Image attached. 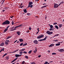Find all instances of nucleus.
Here are the masks:
<instances>
[{"mask_svg": "<svg viewBox=\"0 0 64 64\" xmlns=\"http://www.w3.org/2000/svg\"><path fill=\"white\" fill-rule=\"evenodd\" d=\"M12 25H13L14 24V22H13V20H12Z\"/></svg>", "mask_w": 64, "mask_h": 64, "instance_id": "obj_30", "label": "nucleus"}, {"mask_svg": "<svg viewBox=\"0 0 64 64\" xmlns=\"http://www.w3.org/2000/svg\"><path fill=\"white\" fill-rule=\"evenodd\" d=\"M8 30V29L7 28H6L5 30H4V32H7Z\"/></svg>", "mask_w": 64, "mask_h": 64, "instance_id": "obj_22", "label": "nucleus"}, {"mask_svg": "<svg viewBox=\"0 0 64 64\" xmlns=\"http://www.w3.org/2000/svg\"><path fill=\"white\" fill-rule=\"evenodd\" d=\"M18 58H16L14 60L15 61L16 60H17V59H18Z\"/></svg>", "mask_w": 64, "mask_h": 64, "instance_id": "obj_45", "label": "nucleus"}, {"mask_svg": "<svg viewBox=\"0 0 64 64\" xmlns=\"http://www.w3.org/2000/svg\"><path fill=\"white\" fill-rule=\"evenodd\" d=\"M44 39H40L38 40V41L39 42L40 41H44Z\"/></svg>", "mask_w": 64, "mask_h": 64, "instance_id": "obj_17", "label": "nucleus"}, {"mask_svg": "<svg viewBox=\"0 0 64 64\" xmlns=\"http://www.w3.org/2000/svg\"><path fill=\"white\" fill-rule=\"evenodd\" d=\"M6 42H8V43H9L10 42V41H9V40H6Z\"/></svg>", "mask_w": 64, "mask_h": 64, "instance_id": "obj_48", "label": "nucleus"}, {"mask_svg": "<svg viewBox=\"0 0 64 64\" xmlns=\"http://www.w3.org/2000/svg\"><path fill=\"white\" fill-rule=\"evenodd\" d=\"M16 57L17 58L18 57H19V54H16L15 55Z\"/></svg>", "mask_w": 64, "mask_h": 64, "instance_id": "obj_14", "label": "nucleus"}, {"mask_svg": "<svg viewBox=\"0 0 64 64\" xmlns=\"http://www.w3.org/2000/svg\"><path fill=\"white\" fill-rule=\"evenodd\" d=\"M48 38L47 36H45V38H44V40H46V38Z\"/></svg>", "mask_w": 64, "mask_h": 64, "instance_id": "obj_21", "label": "nucleus"}, {"mask_svg": "<svg viewBox=\"0 0 64 64\" xmlns=\"http://www.w3.org/2000/svg\"><path fill=\"white\" fill-rule=\"evenodd\" d=\"M46 3H44V4H43L42 5H46Z\"/></svg>", "mask_w": 64, "mask_h": 64, "instance_id": "obj_50", "label": "nucleus"}, {"mask_svg": "<svg viewBox=\"0 0 64 64\" xmlns=\"http://www.w3.org/2000/svg\"><path fill=\"white\" fill-rule=\"evenodd\" d=\"M29 3V4L28 5H31L32 4H33V2H28Z\"/></svg>", "mask_w": 64, "mask_h": 64, "instance_id": "obj_10", "label": "nucleus"}, {"mask_svg": "<svg viewBox=\"0 0 64 64\" xmlns=\"http://www.w3.org/2000/svg\"><path fill=\"white\" fill-rule=\"evenodd\" d=\"M23 7H24V6H21V8H22Z\"/></svg>", "mask_w": 64, "mask_h": 64, "instance_id": "obj_62", "label": "nucleus"}, {"mask_svg": "<svg viewBox=\"0 0 64 64\" xmlns=\"http://www.w3.org/2000/svg\"><path fill=\"white\" fill-rule=\"evenodd\" d=\"M48 63V62H45L44 63V64H47Z\"/></svg>", "mask_w": 64, "mask_h": 64, "instance_id": "obj_44", "label": "nucleus"}, {"mask_svg": "<svg viewBox=\"0 0 64 64\" xmlns=\"http://www.w3.org/2000/svg\"><path fill=\"white\" fill-rule=\"evenodd\" d=\"M37 48H36V51L35 50H34V53H36V52H37Z\"/></svg>", "mask_w": 64, "mask_h": 64, "instance_id": "obj_23", "label": "nucleus"}, {"mask_svg": "<svg viewBox=\"0 0 64 64\" xmlns=\"http://www.w3.org/2000/svg\"><path fill=\"white\" fill-rule=\"evenodd\" d=\"M29 31H27L26 32V33H29Z\"/></svg>", "mask_w": 64, "mask_h": 64, "instance_id": "obj_63", "label": "nucleus"}, {"mask_svg": "<svg viewBox=\"0 0 64 64\" xmlns=\"http://www.w3.org/2000/svg\"><path fill=\"white\" fill-rule=\"evenodd\" d=\"M11 30L12 31L14 30H15L14 29H13V30Z\"/></svg>", "mask_w": 64, "mask_h": 64, "instance_id": "obj_53", "label": "nucleus"}, {"mask_svg": "<svg viewBox=\"0 0 64 64\" xmlns=\"http://www.w3.org/2000/svg\"><path fill=\"white\" fill-rule=\"evenodd\" d=\"M32 29V28H31V27H30L29 28V30H31Z\"/></svg>", "mask_w": 64, "mask_h": 64, "instance_id": "obj_47", "label": "nucleus"}, {"mask_svg": "<svg viewBox=\"0 0 64 64\" xmlns=\"http://www.w3.org/2000/svg\"><path fill=\"white\" fill-rule=\"evenodd\" d=\"M6 59H8L9 58L8 56H6Z\"/></svg>", "mask_w": 64, "mask_h": 64, "instance_id": "obj_25", "label": "nucleus"}, {"mask_svg": "<svg viewBox=\"0 0 64 64\" xmlns=\"http://www.w3.org/2000/svg\"><path fill=\"white\" fill-rule=\"evenodd\" d=\"M46 33L48 34V35H51L52 34H53V32H50L49 31H47L46 32Z\"/></svg>", "mask_w": 64, "mask_h": 64, "instance_id": "obj_4", "label": "nucleus"}, {"mask_svg": "<svg viewBox=\"0 0 64 64\" xmlns=\"http://www.w3.org/2000/svg\"><path fill=\"white\" fill-rule=\"evenodd\" d=\"M30 5H29L28 6V8H29L30 7Z\"/></svg>", "mask_w": 64, "mask_h": 64, "instance_id": "obj_56", "label": "nucleus"}, {"mask_svg": "<svg viewBox=\"0 0 64 64\" xmlns=\"http://www.w3.org/2000/svg\"><path fill=\"white\" fill-rule=\"evenodd\" d=\"M4 50H3L2 48V50H1L0 51V52H2V51H4Z\"/></svg>", "mask_w": 64, "mask_h": 64, "instance_id": "obj_39", "label": "nucleus"}, {"mask_svg": "<svg viewBox=\"0 0 64 64\" xmlns=\"http://www.w3.org/2000/svg\"><path fill=\"white\" fill-rule=\"evenodd\" d=\"M54 44H50L49 46V47H52V46H54Z\"/></svg>", "mask_w": 64, "mask_h": 64, "instance_id": "obj_6", "label": "nucleus"}, {"mask_svg": "<svg viewBox=\"0 0 64 64\" xmlns=\"http://www.w3.org/2000/svg\"><path fill=\"white\" fill-rule=\"evenodd\" d=\"M27 14L28 16H29L30 15V13H28Z\"/></svg>", "mask_w": 64, "mask_h": 64, "instance_id": "obj_43", "label": "nucleus"}, {"mask_svg": "<svg viewBox=\"0 0 64 64\" xmlns=\"http://www.w3.org/2000/svg\"><path fill=\"white\" fill-rule=\"evenodd\" d=\"M59 35V34H56L55 36H54V37H55V36H58Z\"/></svg>", "mask_w": 64, "mask_h": 64, "instance_id": "obj_35", "label": "nucleus"}, {"mask_svg": "<svg viewBox=\"0 0 64 64\" xmlns=\"http://www.w3.org/2000/svg\"><path fill=\"white\" fill-rule=\"evenodd\" d=\"M41 56H40V55L39 56H38V57L39 58H40V57Z\"/></svg>", "mask_w": 64, "mask_h": 64, "instance_id": "obj_51", "label": "nucleus"}, {"mask_svg": "<svg viewBox=\"0 0 64 64\" xmlns=\"http://www.w3.org/2000/svg\"><path fill=\"white\" fill-rule=\"evenodd\" d=\"M17 41V40H16L14 42V43H16V42Z\"/></svg>", "mask_w": 64, "mask_h": 64, "instance_id": "obj_57", "label": "nucleus"}, {"mask_svg": "<svg viewBox=\"0 0 64 64\" xmlns=\"http://www.w3.org/2000/svg\"><path fill=\"white\" fill-rule=\"evenodd\" d=\"M15 61V60H13L12 61L11 63H13V62H14Z\"/></svg>", "mask_w": 64, "mask_h": 64, "instance_id": "obj_42", "label": "nucleus"}, {"mask_svg": "<svg viewBox=\"0 0 64 64\" xmlns=\"http://www.w3.org/2000/svg\"><path fill=\"white\" fill-rule=\"evenodd\" d=\"M54 42H58V40H54Z\"/></svg>", "mask_w": 64, "mask_h": 64, "instance_id": "obj_36", "label": "nucleus"}, {"mask_svg": "<svg viewBox=\"0 0 64 64\" xmlns=\"http://www.w3.org/2000/svg\"><path fill=\"white\" fill-rule=\"evenodd\" d=\"M39 1V0H35V2H38Z\"/></svg>", "mask_w": 64, "mask_h": 64, "instance_id": "obj_52", "label": "nucleus"}, {"mask_svg": "<svg viewBox=\"0 0 64 64\" xmlns=\"http://www.w3.org/2000/svg\"><path fill=\"white\" fill-rule=\"evenodd\" d=\"M23 11L24 12H25V13H27V11L26 10V9L24 10H23Z\"/></svg>", "mask_w": 64, "mask_h": 64, "instance_id": "obj_19", "label": "nucleus"}, {"mask_svg": "<svg viewBox=\"0 0 64 64\" xmlns=\"http://www.w3.org/2000/svg\"><path fill=\"white\" fill-rule=\"evenodd\" d=\"M26 50L25 48H23L22 49V50H20L19 51L20 52H24V50Z\"/></svg>", "mask_w": 64, "mask_h": 64, "instance_id": "obj_7", "label": "nucleus"}, {"mask_svg": "<svg viewBox=\"0 0 64 64\" xmlns=\"http://www.w3.org/2000/svg\"><path fill=\"white\" fill-rule=\"evenodd\" d=\"M23 42H22V43H21V44H20V46H22V45H23Z\"/></svg>", "mask_w": 64, "mask_h": 64, "instance_id": "obj_33", "label": "nucleus"}, {"mask_svg": "<svg viewBox=\"0 0 64 64\" xmlns=\"http://www.w3.org/2000/svg\"><path fill=\"white\" fill-rule=\"evenodd\" d=\"M10 38V36H8V37L7 38H6V40H8V39Z\"/></svg>", "mask_w": 64, "mask_h": 64, "instance_id": "obj_41", "label": "nucleus"}, {"mask_svg": "<svg viewBox=\"0 0 64 64\" xmlns=\"http://www.w3.org/2000/svg\"><path fill=\"white\" fill-rule=\"evenodd\" d=\"M16 30V28L15 27L14 28V30Z\"/></svg>", "mask_w": 64, "mask_h": 64, "instance_id": "obj_61", "label": "nucleus"}, {"mask_svg": "<svg viewBox=\"0 0 64 64\" xmlns=\"http://www.w3.org/2000/svg\"><path fill=\"white\" fill-rule=\"evenodd\" d=\"M59 28H60L62 27V24H59Z\"/></svg>", "mask_w": 64, "mask_h": 64, "instance_id": "obj_18", "label": "nucleus"}, {"mask_svg": "<svg viewBox=\"0 0 64 64\" xmlns=\"http://www.w3.org/2000/svg\"><path fill=\"white\" fill-rule=\"evenodd\" d=\"M14 17V16H10V17L11 18H13Z\"/></svg>", "mask_w": 64, "mask_h": 64, "instance_id": "obj_49", "label": "nucleus"}, {"mask_svg": "<svg viewBox=\"0 0 64 64\" xmlns=\"http://www.w3.org/2000/svg\"><path fill=\"white\" fill-rule=\"evenodd\" d=\"M50 28H53V26L52 25H50Z\"/></svg>", "mask_w": 64, "mask_h": 64, "instance_id": "obj_26", "label": "nucleus"}, {"mask_svg": "<svg viewBox=\"0 0 64 64\" xmlns=\"http://www.w3.org/2000/svg\"><path fill=\"white\" fill-rule=\"evenodd\" d=\"M34 43L35 44H38V42L37 40H34Z\"/></svg>", "mask_w": 64, "mask_h": 64, "instance_id": "obj_5", "label": "nucleus"}, {"mask_svg": "<svg viewBox=\"0 0 64 64\" xmlns=\"http://www.w3.org/2000/svg\"><path fill=\"white\" fill-rule=\"evenodd\" d=\"M10 27V26H7L6 27V28L8 30V28H9Z\"/></svg>", "mask_w": 64, "mask_h": 64, "instance_id": "obj_34", "label": "nucleus"}, {"mask_svg": "<svg viewBox=\"0 0 64 64\" xmlns=\"http://www.w3.org/2000/svg\"><path fill=\"white\" fill-rule=\"evenodd\" d=\"M5 10H2V11L3 12H4L5 11Z\"/></svg>", "mask_w": 64, "mask_h": 64, "instance_id": "obj_58", "label": "nucleus"}, {"mask_svg": "<svg viewBox=\"0 0 64 64\" xmlns=\"http://www.w3.org/2000/svg\"><path fill=\"white\" fill-rule=\"evenodd\" d=\"M64 51V50L63 49H61L60 50V52H63Z\"/></svg>", "mask_w": 64, "mask_h": 64, "instance_id": "obj_13", "label": "nucleus"}, {"mask_svg": "<svg viewBox=\"0 0 64 64\" xmlns=\"http://www.w3.org/2000/svg\"><path fill=\"white\" fill-rule=\"evenodd\" d=\"M5 44H6V45H8V42H6V41L5 42Z\"/></svg>", "mask_w": 64, "mask_h": 64, "instance_id": "obj_20", "label": "nucleus"}, {"mask_svg": "<svg viewBox=\"0 0 64 64\" xmlns=\"http://www.w3.org/2000/svg\"><path fill=\"white\" fill-rule=\"evenodd\" d=\"M54 8H58V7L59 6V5H58V4H55V3L54 4Z\"/></svg>", "mask_w": 64, "mask_h": 64, "instance_id": "obj_3", "label": "nucleus"}, {"mask_svg": "<svg viewBox=\"0 0 64 64\" xmlns=\"http://www.w3.org/2000/svg\"><path fill=\"white\" fill-rule=\"evenodd\" d=\"M27 44V43H26L25 44H23V46H26V45Z\"/></svg>", "mask_w": 64, "mask_h": 64, "instance_id": "obj_24", "label": "nucleus"}, {"mask_svg": "<svg viewBox=\"0 0 64 64\" xmlns=\"http://www.w3.org/2000/svg\"><path fill=\"white\" fill-rule=\"evenodd\" d=\"M17 33L18 34V35H19V36L20 35V32H17Z\"/></svg>", "mask_w": 64, "mask_h": 64, "instance_id": "obj_15", "label": "nucleus"}, {"mask_svg": "<svg viewBox=\"0 0 64 64\" xmlns=\"http://www.w3.org/2000/svg\"><path fill=\"white\" fill-rule=\"evenodd\" d=\"M23 53V52H20V54H22Z\"/></svg>", "mask_w": 64, "mask_h": 64, "instance_id": "obj_37", "label": "nucleus"}, {"mask_svg": "<svg viewBox=\"0 0 64 64\" xmlns=\"http://www.w3.org/2000/svg\"><path fill=\"white\" fill-rule=\"evenodd\" d=\"M52 30H53V29L50 28L49 30L52 31Z\"/></svg>", "mask_w": 64, "mask_h": 64, "instance_id": "obj_32", "label": "nucleus"}, {"mask_svg": "<svg viewBox=\"0 0 64 64\" xmlns=\"http://www.w3.org/2000/svg\"><path fill=\"white\" fill-rule=\"evenodd\" d=\"M56 54L55 53H53L52 54V55H56Z\"/></svg>", "mask_w": 64, "mask_h": 64, "instance_id": "obj_27", "label": "nucleus"}, {"mask_svg": "<svg viewBox=\"0 0 64 64\" xmlns=\"http://www.w3.org/2000/svg\"><path fill=\"white\" fill-rule=\"evenodd\" d=\"M24 62H25L24 61H23L22 62V63L24 64Z\"/></svg>", "mask_w": 64, "mask_h": 64, "instance_id": "obj_55", "label": "nucleus"}, {"mask_svg": "<svg viewBox=\"0 0 64 64\" xmlns=\"http://www.w3.org/2000/svg\"><path fill=\"white\" fill-rule=\"evenodd\" d=\"M60 45V43L56 44V46H59Z\"/></svg>", "mask_w": 64, "mask_h": 64, "instance_id": "obj_16", "label": "nucleus"}, {"mask_svg": "<svg viewBox=\"0 0 64 64\" xmlns=\"http://www.w3.org/2000/svg\"><path fill=\"white\" fill-rule=\"evenodd\" d=\"M19 40L20 42H24V40L22 39H20Z\"/></svg>", "mask_w": 64, "mask_h": 64, "instance_id": "obj_9", "label": "nucleus"}, {"mask_svg": "<svg viewBox=\"0 0 64 64\" xmlns=\"http://www.w3.org/2000/svg\"><path fill=\"white\" fill-rule=\"evenodd\" d=\"M23 53H24L25 54H26L27 53V52H25V51H24L23 52Z\"/></svg>", "mask_w": 64, "mask_h": 64, "instance_id": "obj_40", "label": "nucleus"}, {"mask_svg": "<svg viewBox=\"0 0 64 64\" xmlns=\"http://www.w3.org/2000/svg\"><path fill=\"white\" fill-rule=\"evenodd\" d=\"M44 36V35L43 34H40V35H39V36H38V37H37V38L39 39L40 38L43 37Z\"/></svg>", "mask_w": 64, "mask_h": 64, "instance_id": "obj_2", "label": "nucleus"}, {"mask_svg": "<svg viewBox=\"0 0 64 64\" xmlns=\"http://www.w3.org/2000/svg\"><path fill=\"white\" fill-rule=\"evenodd\" d=\"M54 27L56 29H59V28L58 27V26L57 25H55L54 26Z\"/></svg>", "mask_w": 64, "mask_h": 64, "instance_id": "obj_12", "label": "nucleus"}, {"mask_svg": "<svg viewBox=\"0 0 64 64\" xmlns=\"http://www.w3.org/2000/svg\"><path fill=\"white\" fill-rule=\"evenodd\" d=\"M25 58L27 59H28V56H25Z\"/></svg>", "mask_w": 64, "mask_h": 64, "instance_id": "obj_38", "label": "nucleus"}, {"mask_svg": "<svg viewBox=\"0 0 64 64\" xmlns=\"http://www.w3.org/2000/svg\"><path fill=\"white\" fill-rule=\"evenodd\" d=\"M32 52V50H31L28 52V53L29 54H30Z\"/></svg>", "mask_w": 64, "mask_h": 64, "instance_id": "obj_28", "label": "nucleus"}, {"mask_svg": "<svg viewBox=\"0 0 64 64\" xmlns=\"http://www.w3.org/2000/svg\"><path fill=\"white\" fill-rule=\"evenodd\" d=\"M7 54H6V53L5 54H4V55L2 57H4V56H5L7 55Z\"/></svg>", "mask_w": 64, "mask_h": 64, "instance_id": "obj_29", "label": "nucleus"}, {"mask_svg": "<svg viewBox=\"0 0 64 64\" xmlns=\"http://www.w3.org/2000/svg\"><path fill=\"white\" fill-rule=\"evenodd\" d=\"M22 55V54H19V57H20V56H21Z\"/></svg>", "mask_w": 64, "mask_h": 64, "instance_id": "obj_59", "label": "nucleus"}, {"mask_svg": "<svg viewBox=\"0 0 64 64\" xmlns=\"http://www.w3.org/2000/svg\"><path fill=\"white\" fill-rule=\"evenodd\" d=\"M4 42H2V43H1V44H0V46H4Z\"/></svg>", "mask_w": 64, "mask_h": 64, "instance_id": "obj_11", "label": "nucleus"}, {"mask_svg": "<svg viewBox=\"0 0 64 64\" xmlns=\"http://www.w3.org/2000/svg\"><path fill=\"white\" fill-rule=\"evenodd\" d=\"M61 4H62L63 3H64L63 2H61Z\"/></svg>", "mask_w": 64, "mask_h": 64, "instance_id": "obj_64", "label": "nucleus"}, {"mask_svg": "<svg viewBox=\"0 0 64 64\" xmlns=\"http://www.w3.org/2000/svg\"><path fill=\"white\" fill-rule=\"evenodd\" d=\"M47 6V5H46V6H44V8H45Z\"/></svg>", "mask_w": 64, "mask_h": 64, "instance_id": "obj_54", "label": "nucleus"}, {"mask_svg": "<svg viewBox=\"0 0 64 64\" xmlns=\"http://www.w3.org/2000/svg\"><path fill=\"white\" fill-rule=\"evenodd\" d=\"M58 24V23H57V22H55V23H54L53 24L54 25H56V24Z\"/></svg>", "mask_w": 64, "mask_h": 64, "instance_id": "obj_31", "label": "nucleus"}, {"mask_svg": "<svg viewBox=\"0 0 64 64\" xmlns=\"http://www.w3.org/2000/svg\"><path fill=\"white\" fill-rule=\"evenodd\" d=\"M33 7V5H31L30 6V7L31 8H32Z\"/></svg>", "mask_w": 64, "mask_h": 64, "instance_id": "obj_46", "label": "nucleus"}, {"mask_svg": "<svg viewBox=\"0 0 64 64\" xmlns=\"http://www.w3.org/2000/svg\"><path fill=\"white\" fill-rule=\"evenodd\" d=\"M53 61H52L50 62H49V63H52V62H53Z\"/></svg>", "mask_w": 64, "mask_h": 64, "instance_id": "obj_60", "label": "nucleus"}, {"mask_svg": "<svg viewBox=\"0 0 64 64\" xmlns=\"http://www.w3.org/2000/svg\"><path fill=\"white\" fill-rule=\"evenodd\" d=\"M10 24V22L9 20H7L2 23V24L4 25L6 24Z\"/></svg>", "mask_w": 64, "mask_h": 64, "instance_id": "obj_1", "label": "nucleus"}, {"mask_svg": "<svg viewBox=\"0 0 64 64\" xmlns=\"http://www.w3.org/2000/svg\"><path fill=\"white\" fill-rule=\"evenodd\" d=\"M22 26V24H21L18 26H16L15 27L16 28H18L19 27H21V26Z\"/></svg>", "mask_w": 64, "mask_h": 64, "instance_id": "obj_8", "label": "nucleus"}]
</instances>
